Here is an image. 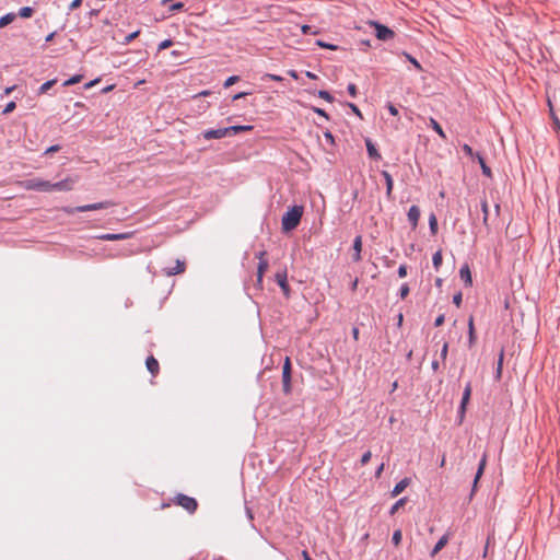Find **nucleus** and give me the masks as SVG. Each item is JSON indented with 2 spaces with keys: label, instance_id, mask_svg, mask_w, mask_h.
I'll return each mask as SVG.
<instances>
[{
  "label": "nucleus",
  "instance_id": "4",
  "mask_svg": "<svg viewBox=\"0 0 560 560\" xmlns=\"http://www.w3.org/2000/svg\"><path fill=\"white\" fill-rule=\"evenodd\" d=\"M292 366L290 358L287 357L282 366V389L284 394L291 393Z\"/></svg>",
  "mask_w": 560,
  "mask_h": 560
},
{
  "label": "nucleus",
  "instance_id": "64",
  "mask_svg": "<svg viewBox=\"0 0 560 560\" xmlns=\"http://www.w3.org/2000/svg\"><path fill=\"white\" fill-rule=\"evenodd\" d=\"M553 124H555L556 130L560 131V121L557 117H553Z\"/></svg>",
  "mask_w": 560,
  "mask_h": 560
},
{
  "label": "nucleus",
  "instance_id": "61",
  "mask_svg": "<svg viewBox=\"0 0 560 560\" xmlns=\"http://www.w3.org/2000/svg\"><path fill=\"white\" fill-rule=\"evenodd\" d=\"M245 511H246V516H247V518H248L250 522H253V520H254V514H253L252 509H250V508H248V506H245Z\"/></svg>",
  "mask_w": 560,
  "mask_h": 560
},
{
  "label": "nucleus",
  "instance_id": "9",
  "mask_svg": "<svg viewBox=\"0 0 560 560\" xmlns=\"http://www.w3.org/2000/svg\"><path fill=\"white\" fill-rule=\"evenodd\" d=\"M266 250H260L258 253H256V258L259 259V262H258V267H257V278H264V275L265 272L267 271L268 269V260L265 258L266 256Z\"/></svg>",
  "mask_w": 560,
  "mask_h": 560
},
{
  "label": "nucleus",
  "instance_id": "17",
  "mask_svg": "<svg viewBox=\"0 0 560 560\" xmlns=\"http://www.w3.org/2000/svg\"><path fill=\"white\" fill-rule=\"evenodd\" d=\"M185 268H186L185 261L177 259L175 267L164 268L163 272L166 276H175L178 273H183L185 271Z\"/></svg>",
  "mask_w": 560,
  "mask_h": 560
},
{
  "label": "nucleus",
  "instance_id": "22",
  "mask_svg": "<svg viewBox=\"0 0 560 560\" xmlns=\"http://www.w3.org/2000/svg\"><path fill=\"white\" fill-rule=\"evenodd\" d=\"M480 208L482 212V223L489 230V206L486 198L481 199Z\"/></svg>",
  "mask_w": 560,
  "mask_h": 560
},
{
  "label": "nucleus",
  "instance_id": "37",
  "mask_svg": "<svg viewBox=\"0 0 560 560\" xmlns=\"http://www.w3.org/2000/svg\"><path fill=\"white\" fill-rule=\"evenodd\" d=\"M462 149L467 156L475 159L477 152H474L472 148L469 144H463Z\"/></svg>",
  "mask_w": 560,
  "mask_h": 560
},
{
  "label": "nucleus",
  "instance_id": "44",
  "mask_svg": "<svg viewBox=\"0 0 560 560\" xmlns=\"http://www.w3.org/2000/svg\"><path fill=\"white\" fill-rule=\"evenodd\" d=\"M372 457V453L370 451H366L362 456H361V459H360V463L362 466L366 465L370 459Z\"/></svg>",
  "mask_w": 560,
  "mask_h": 560
},
{
  "label": "nucleus",
  "instance_id": "25",
  "mask_svg": "<svg viewBox=\"0 0 560 560\" xmlns=\"http://www.w3.org/2000/svg\"><path fill=\"white\" fill-rule=\"evenodd\" d=\"M447 541V535H443L431 550V557H434L436 553H439L446 546Z\"/></svg>",
  "mask_w": 560,
  "mask_h": 560
},
{
  "label": "nucleus",
  "instance_id": "1",
  "mask_svg": "<svg viewBox=\"0 0 560 560\" xmlns=\"http://www.w3.org/2000/svg\"><path fill=\"white\" fill-rule=\"evenodd\" d=\"M303 207L302 206H293L291 207L282 217L281 228L283 232H290L298 228L301 222L303 215Z\"/></svg>",
  "mask_w": 560,
  "mask_h": 560
},
{
  "label": "nucleus",
  "instance_id": "28",
  "mask_svg": "<svg viewBox=\"0 0 560 560\" xmlns=\"http://www.w3.org/2000/svg\"><path fill=\"white\" fill-rule=\"evenodd\" d=\"M57 83V79L48 80L40 85L38 89V94L47 93L55 84Z\"/></svg>",
  "mask_w": 560,
  "mask_h": 560
},
{
  "label": "nucleus",
  "instance_id": "59",
  "mask_svg": "<svg viewBox=\"0 0 560 560\" xmlns=\"http://www.w3.org/2000/svg\"><path fill=\"white\" fill-rule=\"evenodd\" d=\"M348 106L351 108V110H352L355 115H358V116L362 117L361 112H360L359 107H358L355 104H353V103H349V104H348Z\"/></svg>",
  "mask_w": 560,
  "mask_h": 560
},
{
  "label": "nucleus",
  "instance_id": "39",
  "mask_svg": "<svg viewBox=\"0 0 560 560\" xmlns=\"http://www.w3.org/2000/svg\"><path fill=\"white\" fill-rule=\"evenodd\" d=\"M318 96L327 102L334 101L332 95L328 91H325V90L318 91Z\"/></svg>",
  "mask_w": 560,
  "mask_h": 560
},
{
  "label": "nucleus",
  "instance_id": "27",
  "mask_svg": "<svg viewBox=\"0 0 560 560\" xmlns=\"http://www.w3.org/2000/svg\"><path fill=\"white\" fill-rule=\"evenodd\" d=\"M430 126L442 139H446L445 132L443 131L441 125L434 118H430Z\"/></svg>",
  "mask_w": 560,
  "mask_h": 560
},
{
  "label": "nucleus",
  "instance_id": "58",
  "mask_svg": "<svg viewBox=\"0 0 560 560\" xmlns=\"http://www.w3.org/2000/svg\"><path fill=\"white\" fill-rule=\"evenodd\" d=\"M81 4H82V0H73L69 5V10L73 11V10L78 9Z\"/></svg>",
  "mask_w": 560,
  "mask_h": 560
},
{
  "label": "nucleus",
  "instance_id": "56",
  "mask_svg": "<svg viewBox=\"0 0 560 560\" xmlns=\"http://www.w3.org/2000/svg\"><path fill=\"white\" fill-rule=\"evenodd\" d=\"M313 110H314L317 115H319V116H322V117H324V118H326V119H329L328 114H327L324 109H322V108H319V107H313Z\"/></svg>",
  "mask_w": 560,
  "mask_h": 560
},
{
  "label": "nucleus",
  "instance_id": "23",
  "mask_svg": "<svg viewBox=\"0 0 560 560\" xmlns=\"http://www.w3.org/2000/svg\"><path fill=\"white\" fill-rule=\"evenodd\" d=\"M476 342V334L474 326V317L470 316L468 319V347L471 348Z\"/></svg>",
  "mask_w": 560,
  "mask_h": 560
},
{
  "label": "nucleus",
  "instance_id": "49",
  "mask_svg": "<svg viewBox=\"0 0 560 560\" xmlns=\"http://www.w3.org/2000/svg\"><path fill=\"white\" fill-rule=\"evenodd\" d=\"M348 90V93L352 96V97H355L357 94H358V89H357V85L353 84V83H350L347 88Z\"/></svg>",
  "mask_w": 560,
  "mask_h": 560
},
{
  "label": "nucleus",
  "instance_id": "35",
  "mask_svg": "<svg viewBox=\"0 0 560 560\" xmlns=\"http://www.w3.org/2000/svg\"><path fill=\"white\" fill-rule=\"evenodd\" d=\"M316 45L322 47V48H326V49H330V50H337L338 49L337 45L326 43V42H324L322 39L316 40Z\"/></svg>",
  "mask_w": 560,
  "mask_h": 560
},
{
  "label": "nucleus",
  "instance_id": "42",
  "mask_svg": "<svg viewBox=\"0 0 560 560\" xmlns=\"http://www.w3.org/2000/svg\"><path fill=\"white\" fill-rule=\"evenodd\" d=\"M447 353H448V342L447 341H444L442 348H441V351H440V357L443 361L446 360L447 358Z\"/></svg>",
  "mask_w": 560,
  "mask_h": 560
},
{
  "label": "nucleus",
  "instance_id": "19",
  "mask_svg": "<svg viewBox=\"0 0 560 560\" xmlns=\"http://www.w3.org/2000/svg\"><path fill=\"white\" fill-rule=\"evenodd\" d=\"M148 371L153 375H158L160 371V364L153 355H149L145 360Z\"/></svg>",
  "mask_w": 560,
  "mask_h": 560
},
{
  "label": "nucleus",
  "instance_id": "34",
  "mask_svg": "<svg viewBox=\"0 0 560 560\" xmlns=\"http://www.w3.org/2000/svg\"><path fill=\"white\" fill-rule=\"evenodd\" d=\"M82 79V75L81 74H75L73 77H71L70 79L66 80L63 82V86H69V85H73V84H77L81 81Z\"/></svg>",
  "mask_w": 560,
  "mask_h": 560
},
{
  "label": "nucleus",
  "instance_id": "11",
  "mask_svg": "<svg viewBox=\"0 0 560 560\" xmlns=\"http://www.w3.org/2000/svg\"><path fill=\"white\" fill-rule=\"evenodd\" d=\"M228 136L225 128L208 129L202 132V137L206 140L221 139Z\"/></svg>",
  "mask_w": 560,
  "mask_h": 560
},
{
  "label": "nucleus",
  "instance_id": "21",
  "mask_svg": "<svg viewBox=\"0 0 560 560\" xmlns=\"http://www.w3.org/2000/svg\"><path fill=\"white\" fill-rule=\"evenodd\" d=\"M130 236L129 233H107V234H103L101 235L98 238L100 240H103V241H120V240H126Z\"/></svg>",
  "mask_w": 560,
  "mask_h": 560
},
{
  "label": "nucleus",
  "instance_id": "36",
  "mask_svg": "<svg viewBox=\"0 0 560 560\" xmlns=\"http://www.w3.org/2000/svg\"><path fill=\"white\" fill-rule=\"evenodd\" d=\"M402 533L400 529H396L393 534L392 541L395 546H398L401 541Z\"/></svg>",
  "mask_w": 560,
  "mask_h": 560
},
{
  "label": "nucleus",
  "instance_id": "26",
  "mask_svg": "<svg viewBox=\"0 0 560 560\" xmlns=\"http://www.w3.org/2000/svg\"><path fill=\"white\" fill-rule=\"evenodd\" d=\"M442 261H443V256H442V250L440 249V250H436L432 256V264L436 271L440 269Z\"/></svg>",
  "mask_w": 560,
  "mask_h": 560
},
{
  "label": "nucleus",
  "instance_id": "40",
  "mask_svg": "<svg viewBox=\"0 0 560 560\" xmlns=\"http://www.w3.org/2000/svg\"><path fill=\"white\" fill-rule=\"evenodd\" d=\"M238 81H240L238 75H231L225 80L223 85H224V88H230L231 85H233L234 83H236Z\"/></svg>",
  "mask_w": 560,
  "mask_h": 560
},
{
  "label": "nucleus",
  "instance_id": "5",
  "mask_svg": "<svg viewBox=\"0 0 560 560\" xmlns=\"http://www.w3.org/2000/svg\"><path fill=\"white\" fill-rule=\"evenodd\" d=\"M25 188L36 191H51V182L39 178H32L25 182Z\"/></svg>",
  "mask_w": 560,
  "mask_h": 560
},
{
  "label": "nucleus",
  "instance_id": "15",
  "mask_svg": "<svg viewBox=\"0 0 560 560\" xmlns=\"http://www.w3.org/2000/svg\"><path fill=\"white\" fill-rule=\"evenodd\" d=\"M365 142V147H366V151H368V155L373 159V160H381L382 159V155L381 153L378 152V150L376 149L374 142L370 139V138H365L364 140Z\"/></svg>",
  "mask_w": 560,
  "mask_h": 560
},
{
  "label": "nucleus",
  "instance_id": "3",
  "mask_svg": "<svg viewBox=\"0 0 560 560\" xmlns=\"http://www.w3.org/2000/svg\"><path fill=\"white\" fill-rule=\"evenodd\" d=\"M174 502L177 505H179L183 509H185L190 514L195 513L197 508H198V502H197V500L195 498L188 497V495L183 494V493H178L174 498Z\"/></svg>",
  "mask_w": 560,
  "mask_h": 560
},
{
  "label": "nucleus",
  "instance_id": "51",
  "mask_svg": "<svg viewBox=\"0 0 560 560\" xmlns=\"http://www.w3.org/2000/svg\"><path fill=\"white\" fill-rule=\"evenodd\" d=\"M60 145L59 144H54V145H50L49 148L46 149L45 151V155H48V154H51V153H55V152H58L60 150Z\"/></svg>",
  "mask_w": 560,
  "mask_h": 560
},
{
  "label": "nucleus",
  "instance_id": "33",
  "mask_svg": "<svg viewBox=\"0 0 560 560\" xmlns=\"http://www.w3.org/2000/svg\"><path fill=\"white\" fill-rule=\"evenodd\" d=\"M34 10L31 7H23L19 10V15L23 19H28L33 15Z\"/></svg>",
  "mask_w": 560,
  "mask_h": 560
},
{
  "label": "nucleus",
  "instance_id": "52",
  "mask_svg": "<svg viewBox=\"0 0 560 560\" xmlns=\"http://www.w3.org/2000/svg\"><path fill=\"white\" fill-rule=\"evenodd\" d=\"M481 167V171H482V174L487 177H491L492 176V172H491V168L486 164V163H482V166Z\"/></svg>",
  "mask_w": 560,
  "mask_h": 560
},
{
  "label": "nucleus",
  "instance_id": "6",
  "mask_svg": "<svg viewBox=\"0 0 560 560\" xmlns=\"http://www.w3.org/2000/svg\"><path fill=\"white\" fill-rule=\"evenodd\" d=\"M375 35L380 40H389L394 37L395 33L393 30L381 23L374 22Z\"/></svg>",
  "mask_w": 560,
  "mask_h": 560
},
{
  "label": "nucleus",
  "instance_id": "62",
  "mask_svg": "<svg viewBox=\"0 0 560 560\" xmlns=\"http://www.w3.org/2000/svg\"><path fill=\"white\" fill-rule=\"evenodd\" d=\"M383 470H384V463H382V464L377 467V469L375 470V477H376V478H380V477H381V475H382V472H383Z\"/></svg>",
  "mask_w": 560,
  "mask_h": 560
},
{
  "label": "nucleus",
  "instance_id": "7",
  "mask_svg": "<svg viewBox=\"0 0 560 560\" xmlns=\"http://www.w3.org/2000/svg\"><path fill=\"white\" fill-rule=\"evenodd\" d=\"M471 383L468 382L464 388V392H463V397H462V400H460V405H459V408H458V416L460 418V421L463 420L464 416H465V412H466V406L467 404L469 402V399H470V396H471Z\"/></svg>",
  "mask_w": 560,
  "mask_h": 560
},
{
  "label": "nucleus",
  "instance_id": "53",
  "mask_svg": "<svg viewBox=\"0 0 560 560\" xmlns=\"http://www.w3.org/2000/svg\"><path fill=\"white\" fill-rule=\"evenodd\" d=\"M397 273H398L399 278H405L407 276V266L406 265H400L398 270H397Z\"/></svg>",
  "mask_w": 560,
  "mask_h": 560
},
{
  "label": "nucleus",
  "instance_id": "50",
  "mask_svg": "<svg viewBox=\"0 0 560 560\" xmlns=\"http://www.w3.org/2000/svg\"><path fill=\"white\" fill-rule=\"evenodd\" d=\"M183 7H184V3H182V2H173V3H171L168 9H170L171 12H174V11L182 10Z\"/></svg>",
  "mask_w": 560,
  "mask_h": 560
},
{
  "label": "nucleus",
  "instance_id": "45",
  "mask_svg": "<svg viewBox=\"0 0 560 560\" xmlns=\"http://www.w3.org/2000/svg\"><path fill=\"white\" fill-rule=\"evenodd\" d=\"M139 34H140V31H139V30H138V31H136V32H133V33H130L129 35H127V36L125 37L124 44H129V43H131L136 37H138V36H139Z\"/></svg>",
  "mask_w": 560,
  "mask_h": 560
},
{
  "label": "nucleus",
  "instance_id": "55",
  "mask_svg": "<svg viewBox=\"0 0 560 560\" xmlns=\"http://www.w3.org/2000/svg\"><path fill=\"white\" fill-rule=\"evenodd\" d=\"M387 109H388L390 115L398 116V109H397V107L394 104L388 103L387 104Z\"/></svg>",
  "mask_w": 560,
  "mask_h": 560
},
{
  "label": "nucleus",
  "instance_id": "63",
  "mask_svg": "<svg viewBox=\"0 0 560 560\" xmlns=\"http://www.w3.org/2000/svg\"><path fill=\"white\" fill-rule=\"evenodd\" d=\"M475 159H477L480 166H482V163H486L483 156L479 152L476 153Z\"/></svg>",
  "mask_w": 560,
  "mask_h": 560
},
{
  "label": "nucleus",
  "instance_id": "31",
  "mask_svg": "<svg viewBox=\"0 0 560 560\" xmlns=\"http://www.w3.org/2000/svg\"><path fill=\"white\" fill-rule=\"evenodd\" d=\"M503 359H504V350L502 349L500 354H499L498 362H497V371H495L497 378L501 377L502 366H503Z\"/></svg>",
  "mask_w": 560,
  "mask_h": 560
},
{
  "label": "nucleus",
  "instance_id": "13",
  "mask_svg": "<svg viewBox=\"0 0 560 560\" xmlns=\"http://www.w3.org/2000/svg\"><path fill=\"white\" fill-rule=\"evenodd\" d=\"M408 221L411 224L412 230L417 229L420 219V209L418 206H411L407 213Z\"/></svg>",
  "mask_w": 560,
  "mask_h": 560
},
{
  "label": "nucleus",
  "instance_id": "32",
  "mask_svg": "<svg viewBox=\"0 0 560 560\" xmlns=\"http://www.w3.org/2000/svg\"><path fill=\"white\" fill-rule=\"evenodd\" d=\"M407 503V498H400L392 508L389 511L390 515H394L401 506H404Z\"/></svg>",
  "mask_w": 560,
  "mask_h": 560
},
{
  "label": "nucleus",
  "instance_id": "54",
  "mask_svg": "<svg viewBox=\"0 0 560 560\" xmlns=\"http://www.w3.org/2000/svg\"><path fill=\"white\" fill-rule=\"evenodd\" d=\"M301 31H302V33H303L304 35H306V34H311V33H312V34H317V33H318V31H314V32H313V31H312V26L306 25V24H305V25H303V26L301 27Z\"/></svg>",
  "mask_w": 560,
  "mask_h": 560
},
{
  "label": "nucleus",
  "instance_id": "57",
  "mask_svg": "<svg viewBox=\"0 0 560 560\" xmlns=\"http://www.w3.org/2000/svg\"><path fill=\"white\" fill-rule=\"evenodd\" d=\"M444 320H445V316H444V314L439 315V316L435 318V320H434V326H435V327H440V326H442V325H443V323H444Z\"/></svg>",
  "mask_w": 560,
  "mask_h": 560
},
{
  "label": "nucleus",
  "instance_id": "38",
  "mask_svg": "<svg viewBox=\"0 0 560 560\" xmlns=\"http://www.w3.org/2000/svg\"><path fill=\"white\" fill-rule=\"evenodd\" d=\"M409 292H410V288H409L408 283H404L399 289V296L401 299H406L408 296Z\"/></svg>",
  "mask_w": 560,
  "mask_h": 560
},
{
  "label": "nucleus",
  "instance_id": "16",
  "mask_svg": "<svg viewBox=\"0 0 560 560\" xmlns=\"http://www.w3.org/2000/svg\"><path fill=\"white\" fill-rule=\"evenodd\" d=\"M381 175L383 176L384 180H385V185H386V197L388 199H392L393 198V188H394V180H393V177L392 175L383 170L381 171Z\"/></svg>",
  "mask_w": 560,
  "mask_h": 560
},
{
  "label": "nucleus",
  "instance_id": "8",
  "mask_svg": "<svg viewBox=\"0 0 560 560\" xmlns=\"http://www.w3.org/2000/svg\"><path fill=\"white\" fill-rule=\"evenodd\" d=\"M75 180L71 177H67L62 180L51 183V191H69L73 188Z\"/></svg>",
  "mask_w": 560,
  "mask_h": 560
},
{
  "label": "nucleus",
  "instance_id": "46",
  "mask_svg": "<svg viewBox=\"0 0 560 560\" xmlns=\"http://www.w3.org/2000/svg\"><path fill=\"white\" fill-rule=\"evenodd\" d=\"M15 107H16L15 102H13V101H12V102H9V103L5 105V107H4V109H3V112H2V113H3L4 115H7V114H9V113L13 112V110L15 109Z\"/></svg>",
  "mask_w": 560,
  "mask_h": 560
},
{
  "label": "nucleus",
  "instance_id": "18",
  "mask_svg": "<svg viewBox=\"0 0 560 560\" xmlns=\"http://www.w3.org/2000/svg\"><path fill=\"white\" fill-rule=\"evenodd\" d=\"M459 277L464 281L466 287L472 285L471 272H470L469 266L467 264H465L464 266L460 267Z\"/></svg>",
  "mask_w": 560,
  "mask_h": 560
},
{
  "label": "nucleus",
  "instance_id": "12",
  "mask_svg": "<svg viewBox=\"0 0 560 560\" xmlns=\"http://www.w3.org/2000/svg\"><path fill=\"white\" fill-rule=\"evenodd\" d=\"M275 279H276V282L281 288L283 294L285 296H289L290 288H289V284H288V281H287V271L283 270V271L277 272L276 276H275Z\"/></svg>",
  "mask_w": 560,
  "mask_h": 560
},
{
  "label": "nucleus",
  "instance_id": "29",
  "mask_svg": "<svg viewBox=\"0 0 560 560\" xmlns=\"http://www.w3.org/2000/svg\"><path fill=\"white\" fill-rule=\"evenodd\" d=\"M429 229L432 235L438 233V219L434 213H431L429 217Z\"/></svg>",
  "mask_w": 560,
  "mask_h": 560
},
{
  "label": "nucleus",
  "instance_id": "47",
  "mask_svg": "<svg viewBox=\"0 0 560 560\" xmlns=\"http://www.w3.org/2000/svg\"><path fill=\"white\" fill-rule=\"evenodd\" d=\"M462 301H463V294L462 292H457L456 294L453 295V303L459 307L460 304H462Z\"/></svg>",
  "mask_w": 560,
  "mask_h": 560
},
{
  "label": "nucleus",
  "instance_id": "14",
  "mask_svg": "<svg viewBox=\"0 0 560 560\" xmlns=\"http://www.w3.org/2000/svg\"><path fill=\"white\" fill-rule=\"evenodd\" d=\"M352 248H353V255H352V260L354 262H358L361 260V252H362V236L361 235H357L353 240V245H352Z\"/></svg>",
  "mask_w": 560,
  "mask_h": 560
},
{
  "label": "nucleus",
  "instance_id": "30",
  "mask_svg": "<svg viewBox=\"0 0 560 560\" xmlns=\"http://www.w3.org/2000/svg\"><path fill=\"white\" fill-rule=\"evenodd\" d=\"M16 15L14 13H8L0 18V28L7 26L11 22L15 20Z\"/></svg>",
  "mask_w": 560,
  "mask_h": 560
},
{
  "label": "nucleus",
  "instance_id": "2",
  "mask_svg": "<svg viewBox=\"0 0 560 560\" xmlns=\"http://www.w3.org/2000/svg\"><path fill=\"white\" fill-rule=\"evenodd\" d=\"M116 203L112 200H105L101 202L95 203H89L83 206H78L73 208H66L65 211L68 214H73L75 212H88V211H94V210H102V209H108L110 207H114Z\"/></svg>",
  "mask_w": 560,
  "mask_h": 560
},
{
  "label": "nucleus",
  "instance_id": "48",
  "mask_svg": "<svg viewBox=\"0 0 560 560\" xmlns=\"http://www.w3.org/2000/svg\"><path fill=\"white\" fill-rule=\"evenodd\" d=\"M173 45V42L171 39H165L159 44V51L164 50Z\"/></svg>",
  "mask_w": 560,
  "mask_h": 560
},
{
  "label": "nucleus",
  "instance_id": "43",
  "mask_svg": "<svg viewBox=\"0 0 560 560\" xmlns=\"http://www.w3.org/2000/svg\"><path fill=\"white\" fill-rule=\"evenodd\" d=\"M324 138H325V141L330 144V145H334L335 144V138L332 136V133L329 131V130H326L324 132Z\"/></svg>",
  "mask_w": 560,
  "mask_h": 560
},
{
  "label": "nucleus",
  "instance_id": "10",
  "mask_svg": "<svg viewBox=\"0 0 560 560\" xmlns=\"http://www.w3.org/2000/svg\"><path fill=\"white\" fill-rule=\"evenodd\" d=\"M486 465H487V455L483 454L480 462H479V465H478V469H477V472L475 475V479H474V482H472V490H471V493H470V498L474 495V492L476 491V488H477V485H478V481L479 479L481 478L483 471H485V468H486Z\"/></svg>",
  "mask_w": 560,
  "mask_h": 560
},
{
  "label": "nucleus",
  "instance_id": "60",
  "mask_svg": "<svg viewBox=\"0 0 560 560\" xmlns=\"http://www.w3.org/2000/svg\"><path fill=\"white\" fill-rule=\"evenodd\" d=\"M266 77L272 81H277V82H280L282 81V77L278 75V74H271V73H268L266 74Z\"/></svg>",
  "mask_w": 560,
  "mask_h": 560
},
{
  "label": "nucleus",
  "instance_id": "41",
  "mask_svg": "<svg viewBox=\"0 0 560 560\" xmlns=\"http://www.w3.org/2000/svg\"><path fill=\"white\" fill-rule=\"evenodd\" d=\"M404 55L415 66L416 69L422 70L421 65L419 63V61L415 57H412L411 55H409L407 52H404Z\"/></svg>",
  "mask_w": 560,
  "mask_h": 560
},
{
  "label": "nucleus",
  "instance_id": "20",
  "mask_svg": "<svg viewBox=\"0 0 560 560\" xmlns=\"http://www.w3.org/2000/svg\"><path fill=\"white\" fill-rule=\"evenodd\" d=\"M409 483H410L409 478L401 479L399 482L396 483V486L394 487V489L390 492V495L392 497L399 495L409 486Z\"/></svg>",
  "mask_w": 560,
  "mask_h": 560
},
{
  "label": "nucleus",
  "instance_id": "24",
  "mask_svg": "<svg viewBox=\"0 0 560 560\" xmlns=\"http://www.w3.org/2000/svg\"><path fill=\"white\" fill-rule=\"evenodd\" d=\"M252 129H253V126H245V125H236V126L225 127V130L228 131V136L237 135L241 131H247V130H252Z\"/></svg>",
  "mask_w": 560,
  "mask_h": 560
}]
</instances>
